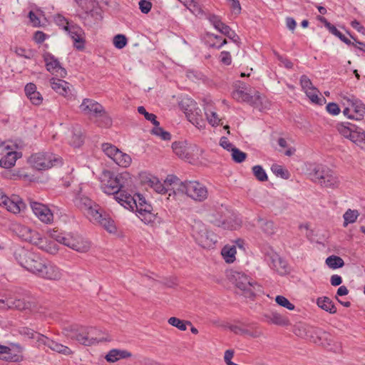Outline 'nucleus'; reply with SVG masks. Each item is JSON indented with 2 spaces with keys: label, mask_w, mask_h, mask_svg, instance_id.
Here are the masks:
<instances>
[{
  "label": "nucleus",
  "mask_w": 365,
  "mask_h": 365,
  "mask_svg": "<svg viewBox=\"0 0 365 365\" xmlns=\"http://www.w3.org/2000/svg\"><path fill=\"white\" fill-rule=\"evenodd\" d=\"M101 190L107 195H113L120 205L125 195L131 192L134 184L133 178L128 172L115 175L113 172L104 169L97 176Z\"/></svg>",
  "instance_id": "1"
},
{
  "label": "nucleus",
  "mask_w": 365,
  "mask_h": 365,
  "mask_svg": "<svg viewBox=\"0 0 365 365\" xmlns=\"http://www.w3.org/2000/svg\"><path fill=\"white\" fill-rule=\"evenodd\" d=\"M133 190L125 195L120 205L125 209L134 210L138 213V217L145 223H150L155 220V215L153 213V207L148 203L145 198L140 194L132 195Z\"/></svg>",
  "instance_id": "2"
},
{
  "label": "nucleus",
  "mask_w": 365,
  "mask_h": 365,
  "mask_svg": "<svg viewBox=\"0 0 365 365\" xmlns=\"http://www.w3.org/2000/svg\"><path fill=\"white\" fill-rule=\"evenodd\" d=\"M51 238L68 247L79 252H86L90 249V243L85 241L77 234L66 233L58 230L53 229L48 231Z\"/></svg>",
  "instance_id": "3"
},
{
  "label": "nucleus",
  "mask_w": 365,
  "mask_h": 365,
  "mask_svg": "<svg viewBox=\"0 0 365 365\" xmlns=\"http://www.w3.org/2000/svg\"><path fill=\"white\" fill-rule=\"evenodd\" d=\"M309 175L313 182L323 187L334 190L339 188L341 183L339 175L323 165H315Z\"/></svg>",
  "instance_id": "4"
},
{
  "label": "nucleus",
  "mask_w": 365,
  "mask_h": 365,
  "mask_svg": "<svg viewBox=\"0 0 365 365\" xmlns=\"http://www.w3.org/2000/svg\"><path fill=\"white\" fill-rule=\"evenodd\" d=\"M16 259L22 267L38 277L46 261L38 254L24 249L16 253Z\"/></svg>",
  "instance_id": "5"
},
{
  "label": "nucleus",
  "mask_w": 365,
  "mask_h": 365,
  "mask_svg": "<svg viewBox=\"0 0 365 365\" xmlns=\"http://www.w3.org/2000/svg\"><path fill=\"white\" fill-rule=\"evenodd\" d=\"M28 162L38 170H46L53 167H58L63 163L61 158L50 152L34 153L29 157Z\"/></svg>",
  "instance_id": "6"
},
{
  "label": "nucleus",
  "mask_w": 365,
  "mask_h": 365,
  "mask_svg": "<svg viewBox=\"0 0 365 365\" xmlns=\"http://www.w3.org/2000/svg\"><path fill=\"white\" fill-rule=\"evenodd\" d=\"M178 193L185 194L187 197L197 202H202L207 198L208 190L205 185L198 181L190 180L180 183L176 188Z\"/></svg>",
  "instance_id": "7"
},
{
  "label": "nucleus",
  "mask_w": 365,
  "mask_h": 365,
  "mask_svg": "<svg viewBox=\"0 0 365 365\" xmlns=\"http://www.w3.org/2000/svg\"><path fill=\"white\" fill-rule=\"evenodd\" d=\"M229 279L240 289L245 297L251 298L255 296L259 286L246 274L238 271L231 270L228 274Z\"/></svg>",
  "instance_id": "8"
},
{
  "label": "nucleus",
  "mask_w": 365,
  "mask_h": 365,
  "mask_svg": "<svg viewBox=\"0 0 365 365\" xmlns=\"http://www.w3.org/2000/svg\"><path fill=\"white\" fill-rule=\"evenodd\" d=\"M187 120L198 128H204L205 123L201 110L197 107V103L190 98H184L180 103Z\"/></svg>",
  "instance_id": "9"
},
{
  "label": "nucleus",
  "mask_w": 365,
  "mask_h": 365,
  "mask_svg": "<svg viewBox=\"0 0 365 365\" xmlns=\"http://www.w3.org/2000/svg\"><path fill=\"white\" fill-rule=\"evenodd\" d=\"M103 153L112 159L118 165L122 168H128L131 163V157L120 150L117 147L109 143H103L101 145Z\"/></svg>",
  "instance_id": "10"
},
{
  "label": "nucleus",
  "mask_w": 365,
  "mask_h": 365,
  "mask_svg": "<svg viewBox=\"0 0 365 365\" xmlns=\"http://www.w3.org/2000/svg\"><path fill=\"white\" fill-rule=\"evenodd\" d=\"M93 218L109 233H115L117 227L110 215L98 205H93Z\"/></svg>",
  "instance_id": "11"
},
{
  "label": "nucleus",
  "mask_w": 365,
  "mask_h": 365,
  "mask_svg": "<svg viewBox=\"0 0 365 365\" xmlns=\"http://www.w3.org/2000/svg\"><path fill=\"white\" fill-rule=\"evenodd\" d=\"M265 259L267 261L269 267L280 274H284L288 272V265L287 262L282 259L277 252L271 248L264 251Z\"/></svg>",
  "instance_id": "12"
},
{
  "label": "nucleus",
  "mask_w": 365,
  "mask_h": 365,
  "mask_svg": "<svg viewBox=\"0 0 365 365\" xmlns=\"http://www.w3.org/2000/svg\"><path fill=\"white\" fill-rule=\"evenodd\" d=\"M0 206L10 212L17 214L24 208L25 204L19 196L13 195L11 197H9L0 189Z\"/></svg>",
  "instance_id": "13"
},
{
  "label": "nucleus",
  "mask_w": 365,
  "mask_h": 365,
  "mask_svg": "<svg viewBox=\"0 0 365 365\" xmlns=\"http://www.w3.org/2000/svg\"><path fill=\"white\" fill-rule=\"evenodd\" d=\"M88 185L81 184L78 193L74 200L75 205L88 217L91 214V200L87 195Z\"/></svg>",
  "instance_id": "14"
},
{
  "label": "nucleus",
  "mask_w": 365,
  "mask_h": 365,
  "mask_svg": "<svg viewBox=\"0 0 365 365\" xmlns=\"http://www.w3.org/2000/svg\"><path fill=\"white\" fill-rule=\"evenodd\" d=\"M199 226L202 227V229L194 234L197 242L204 248L212 247L217 242V236L212 232L206 230L202 225Z\"/></svg>",
  "instance_id": "15"
},
{
  "label": "nucleus",
  "mask_w": 365,
  "mask_h": 365,
  "mask_svg": "<svg viewBox=\"0 0 365 365\" xmlns=\"http://www.w3.org/2000/svg\"><path fill=\"white\" fill-rule=\"evenodd\" d=\"M318 339L317 344L322 345L334 352H339L341 349V344L334 341V336L329 332L324 330H317Z\"/></svg>",
  "instance_id": "16"
},
{
  "label": "nucleus",
  "mask_w": 365,
  "mask_h": 365,
  "mask_svg": "<svg viewBox=\"0 0 365 365\" xmlns=\"http://www.w3.org/2000/svg\"><path fill=\"white\" fill-rule=\"evenodd\" d=\"M30 303L19 297L6 296L0 298V308L16 309L19 310L30 308Z\"/></svg>",
  "instance_id": "17"
},
{
  "label": "nucleus",
  "mask_w": 365,
  "mask_h": 365,
  "mask_svg": "<svg viewBox=\"0 0 365 365\" xmlns=\"http://www.w3.org/2000/svg\"><path fill=\"white\" fill-rule=\"evenodd\" d=\"M43 58L48 71L56 73L62 78L66 76V69L61 67L60 62L53 54L46 52L43 54Z\"/></svg>",
  "instance_id": "18"
},
{
  "label": "nucleus",
  "mask_w": 365,
  "mask_h": 365,
  "mask_svg": "<svg viewBox=\"0 0 365 365\" xmlns=\"http://www.w3.org/2000/svg\"><path fill=\"white\" fill-rule=\"evenodd\" d=\"M30 205L35 215L41 222L48 224L53 221V213L48 207L37 202H31Z\"/></svg>",
  "instance_id": "19"
},
{
  "label": "nucleus",
  "mask_w": 365,
  "mask_h": 365,
  "mask_svg": "<svg viewBox=\"0 0 365 365\" xmlns=\"http://www.w3.org/2000/svg\"><path fill=\"white\" fill-rule=\"evenodd\" d=\"M62 275L63 273L61 269L53 262L46 259L39 277L49 280H58Z\"/></svg>",
  "instance_id": "20"
},
{
  "label": "nucleus",
  "mask_w": 365,
  "mask_h": 365,
  "mask_svg": "<svg viewBox=\"0 0 365 365\" xmlns=\"http://www.w3.org/2000/svg\"><path fill=\"white\" fill-rule=\"evenodd\" d=\"M344 100L347 102L351 110L355 113L354 115H349V118L361 120L365 114V105L362 101L353 96H346Z\"/></svg>",
  "instance_id": "21"
},
{
  "label": "nucleus",
  "mask_w": 365,
  "mask_h": 365,
  "mask_svg": "<svg viewBox=\"0 0 365 365\" xmlns=\"http://www.w3.org/2000/svg\"><path fill=\"white\" fill-rule=\"evenodd\" d=\"M17 232L19 237L24 241L29 242L35 245H39L42 242V239L41 238L39 233L29 227L19 226L17 227Z\"/></svg>",
  "instance_id": "22"
},
{
  "label": "nucleus",
  "mask_w": 365,
  "mask_h": 365,
  "mask_svg": "<svg viewBox=\"0 0 365 365\" xmlns=\"http://www.w3.org/2000/svg\"><path fill=\"white\" fill-rule=\"evenodd\" d=\"M51 88L60 95L68 97L71 95L72 86L67 81L59 78L51 79Z\"/></svg>",
  "instance_id": "23"
},
{
  "label": "nucleus",
  "mask_w": 365,
  "mask_h": 365,
  "mask_svg": "<svg viewBox=\"0 0 365 365\" xmlns=\"http://www.w3.org/2000/svg\"><path fill=\"white\" fill-rule=\"evenodd\" d=\"M88 335V328L83 327L71 329V334H69L71 338L75 339L79 343L86 346H89L91 342Z\"/></svg>",
  "instance_id": "24"
},
{
  "label": "nucleus",
  "mask_w": 365,
  "mask_h": 365,
  "mask_svg": "<svg viewBox=\"0 0 365 365\" xmlns=\"http://www.w3.org/2000/svg\"><path fill=\"white\" fill-rule=\"evenodd\" d=\"M132 356V354L125 349H113L106 355L105 359L109 363H115L120 359H128Z\"/></svg>",
  "instance_id": "25"
},
{
  "label": "nucleus",
  "mask_w": 365,
  "mask_h": 365,
  "mask_svg": "<svg viewBox=\"0 0 365 365\" xmlns=\"http://www.w3.org/2000/svg\"><path fill=\"white\" fill-rule=\"evenodd\" d=\"M71 38L73 40V46L78 50L84 48V41L81 37V30L80 28L74 26H70L68 30H66Z\"/></svg>",
  "instance_id": "26"
},
{
  "label": "nucleus",
  "mask_w": 365,
  "mask_h": 365,
  "mask_svg": "<svg viewBox=\"0 0 365 365\" xmlns=\"http://www.w3.org/2000/svg\"><path fill=\"white\" fill-rule=\"evenodd\" d=\"M264 321L269 324H274L279 326H285L289 324V320L282 314L271 312L263 315Z\"/></svg>",
  "instance_id": "27"
},
{
  "label": "nucleus",
  "mask_w": 365,
  "mask_h": 365,
  "mask_svg": "<svg viewBox=\"0 0 365 365\" xmlns=\"http://www.w3.org/2000/svg\"><path fill=\"white\" fill-rule=\"evenodd\" d=\"M21 156V154L15 151L8 152L6 155L0 159V166L6 169L12 168L16 160Z\"/></svg>",
  "instance_id": "28"
},
{
  "label": "nucleus",
  "mask_w": 365,
  "mask_h": 365,
  "mask_svg": "<svg viewBox=\"0 0 365 365\" xmlns=\"http://www.w3.org/2000/svg\"><path fill=\"white\" fill-rule=\"evenodd\" d=\"M173 152L180 158L188 160L190 157V148L185 142H174L172 145Z\"/></svg>",
  "instance_id": "29"
},
{
  "label": "nucleus",
  "mask_w": 365,
  "mask_h": 365,
  "mask_svg": "<svg viewBox=\"0 0 365 365\" xmlns=\"http://www.w3.org/2000/svg\"><path fill=\"white\" fill-rule=\"evenodd\" d=\"M106 6V0H93V19H95L96 21L103 19V9Z\"/></svg>",
  "instance_id": "30"
},
{
  "label": "nucleus",
  "mask_w": 365,
  "mask_h": 365,
  "mask_svg": "<svg viewBox=\"0 0 365 365\" xmlns=\"http://www.w3.org/2000/svg\"><path fill=\"white\" fill-rule=\"evenodd\" d=\"M100 128H108L112 125V120L106 111L94 116L93 124Z\"/></svg>",
  "instance_id": "31"
},
{
  "label": "nucleus",
  "mask_w": 365,
  "mask_h": 365,
  "mask_svg": "<svg viewBox=\"0 0 365 365\" xmlns=\"http://www.w3.org/2000/svg\"><path fill=\"white\" fill-rule=\"evenodd\" d=\"M317 305L322 309L331 314L336 312V308L332 301L327 297H319L317 300Z\"/></svg>",
  "instance_id": "32"
},
{
  "label": "nucleus",
  "mask_w": 365,
  "mask_h": 365,
  "mask_svg": "<svg viewBox=\"0 0 365 365\" xmlns=\"http://www.w3.org/2000/svg\"><path fill=\"white\" fill-rule=\"evenodd\" d=\"M349 139L357 145H362L365 143V132L355 125Z\"/></svg>",
  "instance_id": "33"
},
{
  "label": "nucleus",
  "mask_w": 365,
  "mask_h": 365,
  "mask_svg": "<svg viewBox=\"0 0 365 365\" xmlns=\"http://www.w3.org/2000/svg\"><path fill=\"white\" fill-rule=\"evenodd\" d=\"M221 254L227 263H232L235 260L236 247L235 245H225Z\"/></svg>",
  "instance_id": "34"
},
{
  "label": "nucleus",
  "mask_w": 365,
  "mask_h": 365,
  "mask_svg": "<svg viewBox=\"0 0 365 365\" xmlns=\"http://www.w3.org/2000/svg\"><path fill=\"white\" fill-rule=\"evenodd\" d=\"M0 359L7 361H17L19 360V356L14 354L9 347L0 345Z\"/></svg>",
  "instance_id": "35"
},
{
  "label": "nucleus",
  "mask_w": 365,
  "mask_h": 365,
  "mask_svg": "<svg viewBox=\"0 0 365 365\" xmlns=\"http://www.w3.org/2000/svg\"><path fill=\"white\" fill-rule=\"evenodd\" d=\"M359 216V212L357 210L348 209L343 215V227H346L349 224L355 222Z\"/></svg>",
  "instance_id": "36"
},
{
  "label": "nucleus",
  "mask_w": 365,
  "mask_h": 365,
  "mask_svg": "<svg viewBox=\"0 0 365 365\" xmlns=\"http://www.w3.org/2000/svg\"><path fill=\"white\" fill-rule=\"evenodd\" d=\"M48 348L53 351L64 354L66 356H68L72 354V351L71 350L70 348L61 344H59L52 339L50 344H48Z\"/></svg>",
  "instance_id": "37"
},
{
  "label": "nucleus",
  "mask_w": 365,
  "mask_h": 365,
  "mask_svg": "<svg viewBox=\"0 0 365 365\" xmlns=\"http://www.w3.org/2000/svg\"><path fill=\"white\" fill-rule=\"evenodd\" d=\"M354 126L350 123H341L336 125V129L341 135L349 139Z\"/></svg>",
  "instance_id": "38"
},
{
  "label": "nucleus",
  "mask_w": 365,
  "mask_h": 365,
  "mask_svg": "<svg viewBox=\"0 0 365 365\" xmlns=\"http://www.w3.org/2000/svg\"><path fill=\"white\" fill-rule=\"evenodd\" d=\"M232 97L238 101H243L252 104L254 103L253 96L242 90H237L232 93Z\"/></svg>",
  "instance_id": "39"
},
{
  "label": "nucleus",
  "mask_w": 365,
  "mask_h": 365,
  "mask_svg": "<svg viewBox=\"0 0 365 365\" xmlns=\"http://www.w3.org/2000/svg\"><path fill=\"white\" fill-rule=\"evenodd\" d=\"M326 264L329 268L336 269L342 267L344 262L340 257L331 255L326 259Z\"/></svg>",
  "instance_id": "40"
},
{
  "label": "nucleus",
  "mask_w": 365,
  "mask_h": 365,
  "mask_svg": "<svg viewBox=\"0 0 365 365\" xmlns=\"http://www.w3.org/2000/svg\"><path fill=\"white\" fill-rule=\"evenodd\" d=\"M148 183L158 193L164 194L168 191L164 185L155 177L150 178L148 180Z\"/></svg>",
  "instance_id": "41"
},
{
  "label": "nucleus",
  "mask_w": 365,
  "mask_h": 365,
  "mask_svg": "<svg viewBox=\"0 0 365 365\" xmlns=\"http://www.w3.org/2000/svg\"><path fill=\"white\" fill-rule=\"evenodd\" d=\"M259 223L262 231L267 235H272L275 232L274 223L272 221L259 220Z\"/></svg>",
  "instance_id": "42"
},
{
  "label": "nucleus",
  "mask_w": 365,
  "mask_h": 365,
  "mask_svg": "<svg viewBox=\"0 0 365 365\" xmlns=\"http://www.w3.org/2000/svg\"><path fill=\"white\" fill-rule=\"evenodd\" d=\"M168 323L173 327L178 328L180 331H185L187 329L186 324H191L190 322L184 321L175 317H170L168 319Z\"/></svg>",
  "instance_id": "43"
},
{
  "label": "nucleus",
  "mask_w": 365,
  "mask_h": 365,
  "mask_svg": "<svg viewBox=\"0 0 365 365\" xmlns=\"http://www.w3.org/2000/svg\"><path fill=\"white\" fill-rule=\"evenodd\" d=\"M252 172L255 177L261 182H264L268 180L267 175L265 170L261 165H255L252 167Z\"/></svg>",
  "instance_id": "44"
},
{
  "label": "nucleus",
  "mask_w": 365,
  "mask_h": 365,
  "mask_svg": "<svg viewBox=\"0 0 365 365\" xmlns=\"http://www.w3.org/2000/svg\"><path fill=\"white\" fill-rule=\"evenodd\" d=\"M307 97L312 102L317 104H322V99L319 97V91L317 88L314 87L304 91Z\"/></svg>",
  "instance_id": "45"
},
{
  "label": "nucleus",
  "mask_w": 365,
  "mask_h": 365,
  "mask_svg": "<svg viewBox=\"0 0 365 365\" xmlns=\"http://www.w3.org/2000/svg\"><path fill=\"white\" fill-rule=\"evenodd\" d=\"M271 170L277 176L281 177L283 179H288L289 178V172L285 170L282 165L274 164L271 167Z\"/></svg>",
  "instance_id": "46"
},
{
  "label": "nucleus",
  "mask_w": 365,
  "mask_h": 365,
  "mask_svg": "<svg viewBox=\"0 0 365 365\" xmlns=\"http://www.w3.org/2000/svg\"><path fill=\"white\" fill-rule=\"evenodd\" d=\"M205 113L210 124L212 126L219 125L220 119L215 111L206 108L205 109Z\"/></svg>",
  "instance_id": "47"
},
{
  "label": "nucleus",
  "mask_w": 365,
  "mask_h": 365,
  "mask_svg": "<svg viewBox=\"0 0 365 365\" xmlns=\"http://www.w3.org/2000/svg\"><path fill=\"white\" fill-rule=\"evenodd\" d=\"M165 183L169 184L170 185H173L172 189H173V194L175 196L177 194H179L178 190H176V188L178 187L180 183H183V182L180 181L175 175H168L165 180Z\"/></svg>",
  "instance_id": "48"
},
{
  "label": "nucleus",
  "mask_w": 365,
  "mask_h": 365,
  "mask_svg": "<svg viewBox=\"0 0 365 365\" xmlns=\"http://www.w3.org/2000/svg\"><path fill=\"white\" fill-rule=\"evenodd\" d=\"M138 111L140 114L143 115L146 120L152 122V123L154 125H160V123L156 120V115L153 113H150L147 112L145 108L143 106H139L138 108Z\"/></svg>",
  "instance_id": "49"
},
{
  "label": "nucleus",
  "mask_w": 365,
  "mask_h": 365,
  "mask_svg": "<svg viewBox=\"0 0 365 365\" xmlns=\"http://www.w3.org/2000/svg\"><path fill=\"white\" fill-rule=\"evenodd\" d=\"M220 32L232 39L234 42H237L239 40V36L236 33L226 24H224Z\"/></svg>",
  "instance_id": "50"
},
{
  "label": "nucleus",
  "mask_w": 365,
  "mask_h": 365,
  "mask_svg": "<svg viewBox=\"0 0 365 365\" xmlns=\"http://www.w3.org/2000/svg\"><path fill=\"white\" fill-rule=\"evenodd\" d=\"M231 153L232 158L233 160L236 163L243 162L247 157V154L241 151L237 148H232Z\"/></svg>",
  "instance_id": "51"
},
{
  "label": "nucleus",
  "mask_w": 365,
  "mask_h": 365,
  "mask_svg": "<svg viewBox=\"0 0 365 365\" xmlns=\"http://www.w3.org/2000/svg\"><path fill=\"white\" fill-rule=\"evenodd\" d=\"M275 301L279 305L285 307L289 310H293L294 309V305L283 296H277L275 298Z\"/></svg>",
  "instance_id": "52"
},
{
  "label": "nucleus",
  "mask_w": 365,
  "mask_h": 365,
  "mask_svg": "<svg viewBox=\"0 0 365 365\" xmlns=\"http://www.w3.org/2000/svg\"><path fill=\"white\" fill-rule=\"evenodd\" d=\"M114 46L119 49L124 48L127 44V38L123 34H118L113 38Z\"/></svg>",
  "instance_id": "53"
},
{
  "label": "nucleus",
  "mask_w": 365,
  "mask_h": 365,
  "mask_svg": "<svg viewBox=\"0 0 365 365\" xmlns=\"http://www.w3.org/2000/svg\"><path fill=\"white\" fill-rule=\"evenodd\" d=\"M317 330H322L320 328L314 327H308L306 329V336L307 339H309L311 341L317 343L318 339H315L317 336Z\"/></svg>",
  "instance_id": "54"
},
{
  "label": "nucleus",
  "mask_w": 365,
  "mask_h": 365,
  "mask_svg": "<svg viewBox=\"0 0 365 365\" xmlns=\"http://www.w3.org/2000/svg\"><path fill=\"white\" fill-rule=\"evenodd\" d=\"M152 133L155 135L160 136L163 140H167L170 139V133L165 131L159 125H155V128L152 130Z\"/></svg>",
  "instance_id": "55"
},
{
  "label": "nucleus",
  "mask_w": 365,
  "mask_h": 365,
  "mask_svg": "<svg viewBox=\"0 0 365 365\" xmlns=\"http://www.w3.org/2000/svg\"><path fill=\"white\" fill-rule=\"evenodd\" d=\"M96 336L93 337V344L94 342H101L108 340V334L100 329L95 328Z\"/></svg>",
  "instance_id": "56"
},
{
  "label": "nucleus",
  "mask_w": 365,
  "mask_h": 365,
  "mask_svg": "<svg viewBox=\"0 0 365 365\" xmlns=\"http://www.w3.org/2000/svg\"><path fill=\"white\" fill-rule=\"evenodd\" d=\"M187 8L196 16H200L204 14L200 6L193 0L192 1V3H190Z\"/></svg>",
  "instance_id": "57"
},
{
  "label": "nucleus",
  "mask_w": 365,
  "mask_h": 365,
  "mask_svg": "<svg viewBox=\"0 0 365 365\" xmlns=\"http://www.w3.org/2000/svg\"><path fill=\"white\" fill-rule=\"evenodd\" d=\"M41 248L51 255L56 254L58 250V245L53 242H49L45 245H41Z\"/></svg>",
  "instance_id": "58"
},
{
  "label": "nucleus",
  "mask_w": 365,
  "mask_h": 365,
  "mask_svg": "<svg viewBox=\"0 0 365 365\" xmlns=\"http://www.w3.org/2000/svg\"><path fill=\"white\" fill-rule=\"evenodd\" d=\"M54 21L58 26L62 27L65 31L68 30L70 26L67 19L61 14H57L55 16Z\"/></svg>",
  "instance_id": "59"
},
{
  "label": "nucleus",
  "mask_w": 365,
  "mask_h": 365,
  "mask_svg": "<svg viewBox=\"0 0 365 365\" xmlns=\"http://www.w3.org/2000/svg\"><path fill=\"white\" fill-rule=\"evenodd\" d=\"M18 331L21 335L26 336L29 339H34L37 333L34 331L32 329H30L26 327H22L19 328Z\"/></svg>",
  "instance_id": "60"
},
{
  "label": "nucleus",
  "mask_w": 365,
  "mask_h": 365,
  "mask_svg": "<svg viewBox=\"0 0 365 365\" xmlns=\"http://www.w3.org/2000/svg\"><path fill=\"white\" fill-rule=\"evenodd\" d=\"M78 5L88 14L91 11V0H75Z\"/></svg>",
  "instance_id": "61"
},
{
  "label": "nucleus",
  "mask_w": 365,
  "mask_h": 365,
  "mask_svg": "<svg viewBox=\"0 0 365 365\" xmlns=\"http://www.w3.org/2000/svg\"><path fill=\"white\" fill-rule=\"evenodd\" d=\"M91 100L89 98L83 99L82 103L80 105L79 108L82 113L84 114H90L91 113Z\"/></svg>",
  "instance_id": "62"
},
{
  "label": "nucleus",
  "mask_w": 365,
  "mask_h": 365,
  "mask_svg": "<svg viewBox=\"0 0 365 365\" xmlns=\"http://www.w3.org/2000/svg\"><path fill=\"white\" fill-rule=\"evenodd\" d=\"M28 98L30 100L32 104L35 106H39L43 102L42 95L38 92H34L31 96H29Z\"/></svg>",
  "instance_id": "63"
},
{
  "label": "nucleus",
  "mask_w": 365,
  "mask_h": 365,
  "mask_svg": "<svg viewBox=\"0 0 365 365\" xmlns=\"http://www.w3.org/2000/svg\"><path fill=\"white\" fill-rule=\"evenodd\" d=\"M209 21L213 25V26L219 31L225 24L224 23L222 22L220 18L215 15H211L209 17Z\"/></svg>",
  "instance_id": "64"
}]
</instances>
